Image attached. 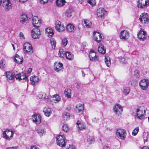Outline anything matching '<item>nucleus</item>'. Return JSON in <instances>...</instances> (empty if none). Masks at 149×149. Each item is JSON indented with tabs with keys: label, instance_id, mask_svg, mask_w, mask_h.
I'll list each match as a JSON object with an SVG mask.
<instances>
[{
	"label": "nucleus",
	"instance_id": "35",
	"mask_svg": "<svg viewBox=\"0 0 149 149\" xmlns=\"http://www.w3.org/2000/svg\"><path fill=\"white\" fill-rule=\"evenodd\" d=\"M65 3V0H57L56 4L57 6L61 7L63 6Z\"/></svg>",
	"mask_w": 149,
	"mask_h": 149
},
{
	"label": "nucleus",
	"instance_id": "9",
	"mask_svg": "<svg viewBox=\"0 0 149 149\" xmlns=\"http://www.w3.org/2000/svg\"><path fill=\"white\" fill-rule=\"evenodd\" d=\"M139 85L142 90H146L148 88L149 86V81L148 79H143L140 81Z\"/></svg>",
	"mask_w": 149,
	"mask_h": 149
},
{
	"label": "nucleus",
	"instance_id": "2",
	"mask_svg": "<svg viewBox=\"0 0 149 149\" xmlns=\"http://www.w3.org/2000/svg\"><path fill=\"white\" fill-rule=\"evenodd\" d=\"M3 137L6 140H10L13 138L14 132L8 129H5L3 132Z\"/></svg>",
	"mask_w": 149,
	"mask_h": 149
},
{
	"label": "nucleus",
	"instance_id": "51",
	"mask_svg": "<svg viewBox=\"0 0 149 149\" xmlns=\"http://www.w3.org/2000/svg\"><path fill=\"white\" fill-rule=\"evenodd\" d=\"M68 43V40L67 38H64L62 40V45L64 46H66Z\"/></svg>",
	"mask_w": 149,
	"mask_h": 149
},
{
	"label": "nucleus",
	"instance_id": "58",
	"mask_svg": "<svg viewBox=\"0 0 149 149\" xmlns=\"http://www.w3.org/2000/svg\"><path fill=\"white\" fill-rule=\"evenodd\" d=\"M4 64H3V62L2 61H0V68H3L4 67Z\"/></svg>",
	"mask_w": 149,
	"mask_h": 149
},
{
	"label": "nucleus",
	"instance_id": "26",
	"mask_svg": "<svg viewBox=\"0 0 149 149\" xmlns=\"http://www.w3.org/2000/svg\"><path fill=\"white\" fill-rule=\"evenodd\" d=\"M14 60L16 63L20 64L23 62V59L22 57L20 56L18 54H16L14 57Z\"/></svg>",
	"mask_w": 149,
	"mask_h": 149
},
{
	"label": "nucleus",
	"instance_id": "37",
	"mask_svg": "<svg viewBox=\"0 0 149 149\" xmlns=\"http://www.w3.org/2000/svg\"><path fill=\"white\" fill-rule=\"evenodd\" d=\"M143 138L144 143L149 142V134L144 132L143 134Z\"/></svg>",
	"mask_w": 149,
	"mask_h": 149
},
{
	"label": "nucleus",
	"instance_id": "19",
	"mask_svg": "<svg viewBox=\"0 0 149 149\" xmlns=\"http://www.w3.org/2000/svg\"><path fill=\"white\" fill-rule=\"evenodd\" d=\"M54 69L55 71L58 72H61L63 70V64L57 62L54 63Z\"/></svg>",
	"mask_w": 149,
	"mask_h": 149
},
{
	"label": "nucleus",
	"instance_id": "34",
	"mask_svg": "<svg viewBox=\"0 0 149 149\" xmlns=\"http://www.w3.org/2000/svg\"><path fill=\"white\" fill-rule=\"evenodd\" d=\"M76 108L78 111L82 113L84 109L83 105L81 104H79L76 105Z\"/></svg>",
	"mask_w": 149,
	"mask_h": 149
},
{
	"label": "nucleus",
	"instance_id": "47",
	"mask_svg": "<svg viewBox=\"0 0 149 149\" xmlns=\"http://www.w3.org/2000/svg\"><path fill=\"white\" fill-rule=\"evenodd\" d=\"M51 44L53 48H55L56 46V42L54 39H52L50 40Z\"/></svg>",
	"mask_w": 149,
	"mask_h": 149
},
{
	"label": "nucleus",
	"instance_id": "61",
	"mask_svg": "<svg viewBox=\"0 0 149 149\" xmlns=\"http://www.w3.org/2000/svg\"><path fill=\"white\" fill-rule=\"evenodd\" d=\"M141 149H149V148L146 146H143Z\"/></svg>",
	"mask_w": 149,
	"mask_h": 149
},
{
	"label": "nucleus",
	"instance_id": "14",
	"mask_svg": "<svg viewBox=\"0 0 149 149\" xmlns=\"http://www.w3.org/2000/svg\"><path fill=\"white\" fill-rule=\"evenodd\" d=\"M36 132L40 137L44 135L46 133V130L44 125H41L38 128Z\"/></svg>",
	"mask_w": 149,
	"mask_h": 149
},
{
	"label": "nucleus",
	"instance_id": "39",
	"mask_svg": "<svg viewBox=\"0 0 149 149\" xmlns=\"http://www.w3.org/2000/svg\"><path fill=\"white\" fill-rule=\"evenodd\" d=\"M66 29L69 32H73L74 31V27L72 24H69L67 25Z\"/></svg>",
	"mask_w": 149,
	"mask_h": 149
},
{
	"label": "nucleus",
	"instance_id": "43",
	"mask_svg": "<svg viewBox=\"0 0 149 149\" xmlns=\"http://www.w3.org/2000/svg\"><path fill=\"white\" fill-rule=\"evenodd\" d=\"M84 23L85 24L87 28H90L91 27L92 23L89 20H84Z\"/></svg>",
	"mask_w": 149,
	"mask_h": 149
},
{
	"label": "nucleus",
	"instance_id": "59",
	"mask_svg": "<svg viewBox=\"0 0 149 149\" xmlns=\"http://www.w3.org/2000/svg\"><path fill=\"white\" fill-rule=\"evenodd\" d=\"M17 1L19 2H21L22 3H24L26 1H27L28 0H16Z\"/></svg>",
	"mask_w": 149,
	"mask_h": 149
},
{
	"label": "nucleus",
	"instance_id": "41",
	"mask_svg": "<svg viewBox=\"0 0 149 149\" xmlns=\"http://www.w3.org/2000/svg\"><path fill=\"white\" fill-rule=\"evenodd\" d=\"M71 90L70 88L65 89V96L69 98L71 97Z\"/></svg>",
	"mask_w": 149,
	"mask_h": 149
},
{
	"label": "nucleus",
	"instance_id": "20",
	"mask_svg": "<svg viewBox=\"0 0 149 149\" xmlns=\"http://www.w3.org/2000/svg\"><path fill=\"white\" fill-rule=\"evenodd\" d=\"M120 38L126 40L129 37V32L126 30H124L121 31L120 34Z\"/></svg>",
	"mask_w": 149,
	"mask_h": 149
},
{
	"label": "nucleus",
	"instance_id": "53",
	"mask_svg": "<svg viewBox=\"0 0 149 149\" xmlns=\"http://www.w3.org/2000/svg\"><path fill=\"white\" fill-rule=\"evenodd\" d=\"M93 122L94 123H97L99 121V119L96 118H94L92 119Z\"/></svg>",
	"mask_w": 149,
	"mask_h": 149
},
{
	"label": "nucleus",
	"instance_id": "64",
	"mask_svg": "<svg viewBox=\"0 0 149 149\" xmlns=\"http://www.w3.org/2000/svg\"><path fill=\"white\" fill-rule=\"evenodd\" d=\"M79 1V2L81 4H82L83 2H84V0H78Z\"/></svg>",
	"mask_w": 149,
	"mask_h": 149
},
{
	"label": "nucleus",
	"instance_id": "22",
	"mask_svg": "<svg viewBox=\"0 0 149 149\" xmlns=\"http://www.w3.org/2000/svg\"><path fill=\"white\" fill-rule=\"evenodd\" d=\"M90 57V60L93 61H96L97 60V56L96 55V54L94 51L91 50L90 51V52L89 55Z\"/></svg>",
	"mask_w": 149,
	"mask_h": 149
},
{
	"label": "nucleus",
	"instance_id": "36",
	"mask_svg": "<svg viewBox=\"0 0 149 149\" xmlns=\"http://www.w3.org/2000/svg\"><path fill=\"white\" fill-rule=\"evenodd\" d=\"M105 62L107 66L109 67L111 65V62L109 57L107 55H105L104 59Z\"/></svg>",
	"mask_w": 149,
	"mask_h": 149
},
{
	"label": "nucleus",
	"instance_id": "32",
	"mask_svg": "<svg viewBox=\"0 0 149 149\" xmlns=\"http://www.w3.org/2000/svg\"><path fill=\"white\" fill-rule=\"evenodd\" d=\"M72 10L70 8H68L65 12V16L68 18H70L72 16Z\"/></svg>",
	"mask_w": 149,
	"mask_h": 149
},
{
	"label": "nucleus",
	"instance_id": "27",
	"mask_svg": "<svg viewBox=\"0 0 149 149\" xmlns=\"http://www.w3.org/2000/svg\"><path fill=\"white\" fill-rule=\"evenodd\" d=\"M39 81L38 77L36 76H32L30 78L31 84L32 85H34L38 84Z\"/></svg>",
	"mask_w": 149,
	"mask_h": 149
},
{
	"label": "nucleus",
	"instance_id": "3",
	"mask_svg": "<svg viewBox=\"0 0 149 149\" xmlns=\"http://www.w3.org/2000/svg\"><path fill=\"white\" fill-rule=\"evenodd\" d=\"M65 137L63 135H59L56 137V142L58 145L61 147H64L65 146Z\"/></svg>",
	"mask_w": 149,
	"mask_h": 149
},
{
	"label": "nucleus",
	"instance_id": "44",
	"mask_svg": "<svg viewBox=\"0 0 149 149\" xmlns=\"http://www.w3.org/2000/svg\"><path fill=\"white\" fill-rule=\"evenodd\" d=\"M63 49H60L59 50L58 55L59 57L61 58H63L65 55V53Z\"/></svg>",
	"mask_w": 149,
	"mask_h": 149
},
{
	"label": "nucleus",
	"instance_id": "48",
	"mask_svg": "<svg viewBox=\"0 0 149 149\" xmlns=\"http://www.w3.org/2000/svg\"><path fill=\"white\" fill-rule=\"evenodd\" d=\"M139 130V129L138 127L135 128L132 132V135L134 136H136L138 133Z\"/></svg>",
	"mask_w": 149,
	"mask_h": 149
},
{
	"label": "nucleus",
	"instance_id": "15",
	"mask_svg": "<svg viewBox=\"0 0 149 149\" xmlns=\"http://www.w3.org/2000/svg\"><path fill=\"white\" fill-rule=\"evenodd\" d=\"M32 23L33 26L36 28L39 27L41 26L42 24L41 21L36 16H34L33 17L32 19Z\"/></svg>",
	"mask_w": 149,
	"mask_h": 149
},
{
	"label": "nucleus",
	"instance_id": "62",
	"mask_svg": "<svg viewBox=\"0 0 149 149\" xmlns=\"http://www.w3.org/2000/svg\"><path fill=\"white\" fill-rule=\"evenodd\" d=\"M104 149H109V147L108 146H105L104 147Z\"/></svg>",
	"mask_w": 149,
	"mask_h": 149
},
{
	"label": "nucleus",
	"instance_id": "18",
	"mask_svg": "<svg viewBox=\"0 0 149 149\" xmlns=\"http://www.w3.org/2000/svg\"><path fill=\"white\" fill-rule=\"evenodd\" d=\"M41 117L38 114H35L32 116V120L33 123L36 124H39L41 122Z\"/></svg>",
	"mask_w": 149,
	"mask_h": 149
},
{
	"label": "nucleus",
	"instance_id": "24",
	"mask_svg": "<svg viewBox=\"0 0 149 149\" xmlns=\"http://www.w3.org/2000/svg\"><path fill=\"white\" fill-rule=\"evenodd\" d=\"M61 100V98L59 95L58 94H56L53 96L52 99L50 100H52L54 103H56L60 101Z\"/></svg>",
	"mask_w": 149,
	"mask_h": 149
},
{
	"label": "nucleus",
	"instance_id": "54",
	"mask_svg": "<svg viewBox=\"0 0 149 149\" xmlns=\"http://www.w3.org/2000/svg\"><path fill=\"white\" fill-rule=\"evenodd\" d=\"M67 149H76L75 147L73 145H69V147L67 148Z\"/></svg>",
	"mask_w": 149,
	"mask_h": 149
},
{
	"label": "nucleus",
	"instance_id": "31",
	"mask_svg": "<svg viewBox=\"0 0 149 149\" xmlns=\"http://www.w3.org/2000/svg\"><path fill=\"white\" fill-rule=\"evenodd\" d=\"M77 124L78 125L79 130H84L85 129L86 126L83 123L78 120L77 122Z\"/></svg>",
	"mask_w": 149,
	"mask_h": 149
},
{
	"label": "nucleus",
	"instance_id": "55",
	"mask_svg": "<svg viewBox=\"0 0 149 149\" xmlns=\"http://www.w3.org/2000/svg\"><path fill=\"white\" fill-rule=\"evenodd\" d=\"M40 3L43 4L47 3L49 0H40Z\"/></svg>",
	"mask_w": 149,
	"mask_h": 149
},
{
	"label": "nucleus",
	"instance_id": "10",
	"mask_svg": "<svg viewBox=\"0 0 149 149\" xmlns=\"http://www.w3.org/2000/svg\"><path fill=\"white\" fill-rule=\"evenodd\" d=\"M113 111L116 115L120 116L121 115V113L123 111V109L122 107L120 105L116 104L114 105Z\"/></svg>",
	"mask_w": 149,
	"mask_h": 149
},
{
	"label": "nucleus",
	"instance_id": "30",
	"mask_svg": "<svg viewBox=\"0 0 149 149\" xmlns=\"http://www.w3.org/2000/svg\"><path fill=\"white\" fill-rule=\"evenodd\" d=\"M28 20L27 16L26 14H23L20 17V22L22 24L25 23Z\"/></svg>",
	"mask_w": 149,
	"mask_h": 149
},
{
	"label": "nucleus",
	"instance_id": "29",
	"mask_svg": "<svg viewBox=\"0 0 149 149\" xmlns=\"http://www.w3.org/2000/svg\"><path fill=\"white\" fill-rule=\"evenodd\" d=\"M6 76L7 79H9V80H12L15 79L14 73L9 72H6Z\"/></svg>",
	"mask_w": 149,
	"mask_h": 149
},
{
	"label": "nucleus",
	"instance_id": "45",
	"mask_svg": "<svg viewBox=\"0 0 149 149\" xmlns=\"http://www.w3.org/2000/svg\"><path fill=\"white\" fill-rule=\"evenodd\" d=\"M130 88L129 87H125L124 88L123 92L125 95H127L130 93Z\"/></svg>",
	"mask_w": 149,
	"mask_h": 149
},
{
	"label": "nucleus",
	"instance_id": "16",
	"mask_svg": "<svg viewBox=\"0 0 149 149\" xmlns=\"http://www.w3.org/2000/svg\"><path fill=\"white\" fill-rule=\"evenodd\" d=\"M147 36V35L146 32L144 31L143 29H141L138 34V37L139 39L143 41L146 39Z\"/></svg>",
	"mask_w": 149,
	"mask_h": 149
},
{
	"label": "nucleus",
	"instance_id": "8",
	"mask_svg": "<svg viewBox=\"0 0 149 149\" xmlns=\"http://www.w3.org/2000/svg\"><path fill=\"white\" fill-rule=\"evenodd\" d=\"M140 21L143 24H147L149 22V16L147 13H143L140 16Z\"/></svg>",
	"mask_w": 149,
	"mask_h": 149
},
{
	"label": "nucleus",
	"instance_id": "23",
	"mask_svg": "<svg viewBox=\"0 0 149 149\" xmlns=\"http://www.w3.org/2000/svg\"><path fill=\"white\" fill-rule=\"evenodd\" d=\"M43 111L46 116L49 117L52 113V110L50 108L45 107L43 109Z\"/></svg>",
	"mask_w": 149,
	"mask_h": 149
},
{
	"label": "nucleus",
	"instance_id": "28",
	"mask_svg": "<svg viewBox=\"0 0 149 149\" xmlns=\"http://www.w3.org/2000/svg\"><path fill=\"white\" fill-rule=\"evenodd\" d=\"M98 50L100 53L104 54L105 53L106 49L103 45L100 44L98 47Z\"/></svg>",
	"mask_w": 149,
	"mask_h": 149
},
{
	"label": "nucleus",
	"instance_id": "49",
	"mask_svg": "<svg viewBox=\"0 0 149 149\" xmlns=\"http://www.w3.org/2000/svg\"><path fill=\"white\" fill-rule=\"evenodd\" d=\"M119 60L122 63L126 64L127 63V61L126 60L125 58L122 56L119 57L118 58Z\"/></svg>",
	"mask_w": 149,
	"mask_h": 149
},
{
	"label": "nucleus",
	"instance_id": "5",
	"mask_svg": "<svg viewBox=\"0 0 149 149\" xmlns=\"http://www.w3.org/2000/svg\"><path fill=\"white\" fill-rule=\"evenodd\" d=\"M23 49L25 54H31L33 51L32 46L28 42H25L24 45Z\"/></svg>",
	"mask_w": 149,
	"mask_h": 149
},
{
	"label": "nucleus",
	"instance_id": "63",
	"mask_svg": "<svg viewBox=\"0 0 149 149\" xmlns=\"http://www.w3.org/2000/svg\"><path fill=\"white\" fill-rule=\"evenodd\" d=\"M81 72H82V76L83 77H84L86 75L84 73V72L83 70L81 71Z\"/></svg>",
	"mask_w": 149,
	"mask_h": 149
},
{
	"label": "nucleus",
	"instance_id": "33",
	"mask_svg": "<svg viewBox=\"0 0 149 149\" xmlns=\"http://www.w3.org/2000/svg\"><path fill=\"white\" fill-rule=\"evenodd\" d=\"M65 56L67 59L71 60L73 59L74 55L70 52H65Z\"/></svg>",
	"mask_w": 149,
	"mask_h": 149
},
{
	"label": "nucleus",
	"instance_id": "6",
	"mask_svg": "<svg viewBox=\"0 0 149 149\" xmlns=\"http://www.w3.org/2000/svg\"><path fill=\"white\" fill-rule=\"evenodd\" d=\"M15 77L17 80L20 82H25L27 80L26 74L24 72L17 74L15 76Z\"/></svg>",
	"mask_w": 149,
	"mask_h": 149
},
{
	"label": "nucleus",
	"instance_id": "17",
	"mask_svg": "<svg viewBox=\"0 0 149 149\" xmlns=\"http://www.w3.org/2000/svg\"><path fill=\"white\" fill-rule=\"evenodd\" d=\"M107 14V12L103 8H100L97 10V15L98 17L104 18Z\"/></svg>",
	"mask_w": 149,
	"mask_h": 149
},
{
	"label": "nucleus",
	"instance_id": "52",
	"mask_svg": "<svg viewBox=\"0 0 149 149\" xmlns=\"http://www.w3.org/2000/svg\"><path fill=\"white\" fill-rule=\"evenodd\" d=\"M134 75L136 76V77L139 78V71L137 70H135L134 71Z\"/></svg>",
	"mask_w": 149,
	"mask_h": 149
},
{
	"label": "nucleus",
	"instance_id": "38",
	"mask_svg": "<svg viewBox=\"0 0 149 149\" xmlns=\"http://www.w3.org/2000/svg\"><path fill=\"white\" fill-rule=\"evenodd\" d=\"M63 117L65 120L67 121L69 119L70 114L67 112H64L63 114Z\"/></svg>",
	"mask_w": 149,
	"mask_h": 149
},
{
	"label": "nucleus",
	"instance_id": "21",
	"mask_svg": "<svg viewBox=\"0 0 149 149\" xmlns=\"http://www.w3.org/2000/svg\"><path fill=\"white\" fill-rule=\"evenodd\" d=\"M93 36L94 40L98 42H99L102 39L101 34L99 32L94 31Z\"/></svg>",
	"mask_w": 149,
	"mask_h": 149
},
{
	"label": "nucleus",
	"instance_id": "11",
	"mask_svg": "<svg viewBox=\"0 0 149 149\" xmlns=\"http://www.w3.org/2000/svg\"><path fill=\"white\" fill-rule=\"evenodd\" d=\"M40 35V30L37 28H36L31 31V35L32 38L34 39L39 38Z\"/></svg>",
	"mask_w": 149,
	"mask_h": 149
},
{
	"label": "nucleus",
	"instance_id": "42",
	"mask_svg": "<svg viewBox=\"0 0 149 149\" xmlns=\"http://www.w3.org/2000/svg\"><path fill=\"white\" fill-rule=\"evenodd\" d=\"M94 141V138L91 136H88L87 137V141L89 144H92Z\"/></svg>",
	"mask_w": 149,
	"mask_h": 149
},
{
	"label": "nucleus",
	"instance_id": "56",
	"mask_svg": "<svg viewBox=\"0 0 149 149\" xmlns=\"http://www.w3.org/2000/svg\"><path fill=\"white\" fill-rule=\"evenodd\" d=\"M17 146H13L12 147H8L6 148V149H17Z\"/></svg>",
	"mask_w": 149,
	"mask_h": 149
},
{
	"label": "nucleus",
	"instance_id": "60",
	"mask_svg": "<svg viewBox=\"0 0 149 149\" xmlns=\"http://www.w3.org/2000/svg\"><path fill=\"white\" fill-rule=\"evenodd\" d=\"M32 71V69L31 68H30L28 70V72L29 73H31Z\"/></svg>",
	"mask_w": 149,
	"mask_h": 149
},
{
	"label": "nucleus",
	"instance_id": "57",
	"mask_svg": "<svg viewBox=\"0 0 149 149\" xmlns=\"http://www.w3.org/2000/svg\"><path fill=\"white\" fill-rule=\"evenodd\" d=\"M30 149H39L38 147L36 146H31Z\"/></svg>",
	"mask_w": 149,
	"mask_h": 149
},
{
	"label": "nucleus",
	"instance_id": "25",
	"mask_svg": "<svg viewBox=\"0 0 149 149\" xmlns=\"http://www.w3.org/2000/svg\"><path fill=\"white\" fill-rule=\"evenodd\" d=\"M45 33L49 37H50L53 36L54 32L52 28L48 27L46 29Z\"/></svg>",
	"mask_w": 149,
	"mask_h": 149
},
{
	"label": "nucleus",
	"instance_id": "1",
	"mask_svg": "<svg viewBox=\"0 0 149 149\" xmlns=\"http://www.w3.org/2000/svg\"><path fill=\"white\" fill-rule=\"evenodd\" d=\"M146 109L143 107H139L135 111V116L139 119H143L145 116Z\"/></svg>",
	"mask_w": 149,
	"mask_h": 149
},
{
	"label": "nucleus",
	"instance_id": "7",
	"mask_svg": "<svg viewBox=\"0 0 149 149\" xmlns=\"http://www.w3.org/2000/svg\"><path fill=\"white\" fill-rule=\"evenodd\" d=\"M149 4V0H138L137 6L139 8H144L147 7Z\"/></svg>",
	"mask_w": 149,
	"mask_h": 149
},
{
	"label": "nucleus",
	"instance_id": "46",
	"mask_svg": "<svg viewBox=\"0 0 149 149\" xmlns=\"http://www.w3.org/2000/svg\"><path fill=\"white\" fill-rule=\"evenodd\" d=\"M62 129L64 131L67 132L69 130V128L68 126L66 124H64L62 126Z\"/></svg>",
	"mask_w": 149,
	"mask_h": 149
},
{
	"label": "nucleus",
	"instance_id": "13",
	"mask_svg": "<svg viewBox=\"0 0 149 149\" xmlns=\"http://www.w3.org/2000/svg\"><path fill=\"white\" fill-rule=\"evenodd\" d=\"M55 29L59 32H61L65 29V27L63 24L60 21L57 20L55 23Z\"/></svg>",
	"mask_w": 149,
	"mask_h": 149
},
{
	"label": "nucleus",
	"instance_id": "40",
	"mask_svg": "<svg viewBox=\"0 0 149 149\" xmlns=\"http://www.w3.org/2000/svg\"><path fill=\"white\" fill-rule=\"evenodd\" d=\"M38 97L40 99L45 100L47 98L46 94L45 92H40L38 94Z\"/></svg>",
	"mask_w": 149,
	"mask_h": 149
},
{
	"label": "nucleus",
	"instance_id": "4",
	"mask_svg": "<svg viewBox=\"0 0 149 149\" xmlns=\"http://www.w3.org/2000/svg\"><path fill=\"white\" fill-rule=\"evenodd\" d=\"M116 135L118 139L124 140L126 136V133L125 130L118 129L116 130Z\"/></svg>",
	"mask_w": 149,
	"mask_h": 149
},
{
	"label": "nucleus",
	"instance_id": "12",
	"mask_svg": "<svg viewBox=\"0 0 149 149\" xmlns=\"http://www.w3.org/2000/svg\"><path fill=\"white\" fill-rule=\"evenodd\" d=\"M3 6L6 11L10 10L12 7V5L10 0H4L3 3Z\"/></svg>",
	"mask_w": 149,
	"mask_h": 149
},
{
	"label": "nucleus",
	"instance_id": "50",
	"mask_svg": "<svg viewBox=\"0 0 149 149\" xmlns=\"http://www.w3.org/2000/svg\"><path fill=\"white\" fill-rule=\"evenodd\" d=\"M88 2L92 6H93L96 4V0H88Z\"/></svg>",
	"mask_w": 149,
	"mask_h": 149
}]
</instances>
